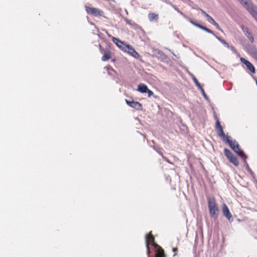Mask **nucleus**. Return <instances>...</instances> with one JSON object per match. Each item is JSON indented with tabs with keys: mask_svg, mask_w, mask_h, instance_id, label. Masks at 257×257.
I'll return each mask as SVG.
<instances>
[{
	"mask_svg": "<svg viewBox=\"0 0 257 257\" xmlns=\"http://www.w3.org/2000/svg\"><path fill=\"white\" fill-rule=\"evenodd\" d=\"M148 257H165L164 250L154 241V237L150 232L146 237Z\"/></svg>",
	"mask_w": 257,
	"mask_h": 257,
	"instance_id": "obj_1",
	"label": "nucleus"
},
{
	"mask_svg": "<svg viewBox=\"0 0 257 257\" xmlns=\"http://www.w3.org/2000/svg\"><path fill=\"white\" fill-rule=\"evenodd\" d=\"M250 14L257 21V8L254 7L250 0H239Z\"/></svg>",
	"mask_w": 257,
	"mask_h": 257,
	"instance_id": "obj_2",
	"label": "nucleus"
},
{
	"mask_svg": "<svg viewBox=\"0 0 257 257\" xmlns=\"http://www.w3.org/2000/svg\"><path fill=\"white\" fill-rule=\"evenodd\" d=\"M207 201L211 216L214 217H216L219 212V209L215 200L213 198H208Z\"/></svg>",
	"mask_w": 257,
	"mask_h": 257,
	"instance_id": "obj_3",
	"label": "nucleus"
},
{
	"mask_svg": "<svg viewBox=\"0 0 257 257\" xmlns=\"http://www.w3.org/2000/svg\"><path fill=\"white\" fill-rule=\"evenodd\" d=\"M85 10L89 15H91L95 17L104 16V12L97 8L85 6Z\"/></svg>",
	"mask_w": 257,
	"mask_h": 257,
	"instance_id": "obj_4",
	"label": "nucleus"
},
{
	"mask_svg": "<svg viewBox=\"0 0 257 257\" xmlns=\"http://www.w3.org/2000/svg\"><path fill=\"white\" fill-rule=\"evenodd\" d=\"M222 212L223 215L228 219L229 221L232 222L233 221L232 214L230 212L228 207L225 204L222 205Z\"/></svg>",
	"mask_w": 257,
	"mask_h": 257,
	"instance_id": "obj_5",
	"label": "nucleus"
},
{
	"mask_svg": "<svg viewBox=\"0 0 257 257\" xmlns=\"http://www.w3.org/2000/svg\"><path fill=\"white\" fill-rule=\"evenodd\" d=\"M112 40L121 50L123 51L126 50L128 45L124 44L121 41L114 37L112 38Z\"/></svg>",
	"mask_w": 257,
	"mask_h": 257,
	"instance_id": "obj_6",
	"label": "nucleus"
},
{
	"mask_svg": "<svg viewBox=\"0 0 257 257\" xmlns=\"http://www.w3.org/2000/svg\"><path fill=\"white\" fill-rule=\"evenodd\" d=\"M240 61L246 66V67L250 71L253 73H255V68L250 62L243 58H240Z\"/></svg>",
	"mask_w": 257,
	"mask_h": 257,
	"instance_id": "obj_7",
	"label": "nucleus"
},
{
	"mask_svg": "<svg viewBox=\"0 0 257 257\" xmlns=\"http://www.w3.org/2000/svg\"><path fill=\"white\" fill-rule=\"evenodd\" d=\"M124 52H126L128 53L130 55L134 57V58H138L139 57V53L135 51V50L130 45L127 46V48H126V50Z\"/></svg>",
	"mask_w": 257,
	"mask_h": 257,
	"instance_id": "obj_8",
	"label": "nucleus"
},
{
	"mask_svg": "<svg viewBox=\"0 0 257 257\" xmlns=\"http://www.w3.org/2000/svg\"><path fill=\"white\" fill-rule=\"evenodd\" d=\"M241 27L244 34L248 38L249 41L252 43L254 41V39L251 34L249 32L248 29L243 26H241Z\"/></svg>",
	"mask_w": 257,
	"mask_h": 257,
	"instance_id": "obj_9",
	"label": "nucleus"
},
{
	"mask_svg": "<svg viewBox=\"0 0 257 257\" xmlns=\"http://www.w3.org/2000/svg\"><path fill=\"white\" fill-rule=\"evenodd\" d=\"M126 103L131 107L135 108L137 109H140L142 107V105L140 103L137 101H130L125 100Z\"/></svg>",
	"mask_w": 257,
	"mask_h": 257,
	"instance_id": "obj_10",
	"label": "nucleus"
},
{
	"mask_svg": "<svg viewBox=\"0 0 257 257\" xmlns=\"http://www.w3.org/2000/svg\"><path fill=\"white\" fill-rule=\"evenodd\" d=\"M224 141L229 144V146L231 147V148L232 150L234 149V148L236 147V145L238 144L235 141L231 140L230 139V137H227L225 141Z\"/></svg>",
	"mask_w": 257,
	"mask_h": 257,
	"instance_id": "obj_11",
	"label": "nucleus"
},
{
	"mask_svg": "<svg viewBox=\"0 0 257 257\" xmlns=\"http://www.w3.org/2000/svg\"><path fill=\"white\" fill-rule=\"evenodd\" d=\"M233 150L240 157L243 158L245 157V158H246V156L244 155L243 151H242L239 147L238 144L236 145V147L234 148V149H233Z\"/></svg>",
	"mask_w": 257,
	"mask_h": 257,
	"instance_id": "obj_12",
	"label": "nucleus"
},
{
	"mask_svg": "<svg viewBox=\"0 0 257 257\" xmlns=\"http://www.w3.org/2000/svg\"><path fill=\"white\" fill-rule=\"evenodd\" d=\"M148 87L144 84H140L138 85V91L141 93H146L148 90Z\"/></svg>",
	"mask_w": 257,
	"mask_h": 257,
	"instance_id": "obj_13",
	"label": "nucleus"
},
{
	"mask_svg": "<svg viewBox=\"0 0 257 257\" xmlns=\"http://www.w3.org/2000/svg\"><path fill=\"white\" fill-rule=\"evenodd\" d=\"M111 58V53L109 51L105 52L102 57V60L105 61Z\"/></svg>",
	"mask_w": 257,
	"mask_h": 257,
	"instance_id": "obj_14",
	"label": "nucleus"
},
{
	"mask_svg": "<svg viewBox=\"0 0 257 257\" xmlns=\"http://www.w3.org/2000/svg\"><path fill=\"white\" fill-rule=\"evenodd\" d=\"M149 19L150 21H153L154 20H157L158 19V15H157L155 13H150L148 15Z\"/></svg>",
	"mask_w": 257,
	"mask_h": 257,
	"instance_id": "obj_15",
	"label": "nucleus"
},
{
	"mask_svg": "<svg viewBox=\"0 0 257 257\" xmlns=\"http://www.w3.org/2000/svg\"><path fill=\"white\" fill-rule=\"evenodd\" d=\"M217 131L218 134L219 136H220L221 138H222V139H223V140L224 141H225L227 137L225 136V135L223 132L222 128L217 130Z\"/></svg>",
	"mask_w": 257,
	"mask_h": 257,
	"instance_id": "obj_16",
	"label": "nucleus"
},
{
	"mask_svg": "<svg viewBox=\"0 0 257 257\" xmlns=\"http://www.w3.org/2000/svg\"><path fill=\"white\" fill-rule=\"evenodd\" d=\"M229 161L231 162L235 166H237L239 165L238 161L237 158L233 155L229 159Z\"/></svg>",
	"mask_w": 257,
	"mask_h": 257,
	"instance_id": "obj_17",
	"label": "nucleus"
},
{
	"mask_svg": "<svg viewBox=\"0 0 257 257\" xmlns=\"http://www.w3.org/2000/svg\"><path fill=\"white\" fill-rule=\"evenodd\" d=\"M215 37L226 47L229 48L228 44L223 39L214 35Z\"/></svg>",
	"mask_w": 257,
	"mask_h": 257,
	"instance_id": "obj_18",
	"label": "nucleus"
},
{
	"mask_svg": "<svg viewBox=\"0 0 257 257\" xmlns=\"http://www.w3.org/2000/svg\"><path fill=\"white\" fill-rule=\"evenodd\" d=\"M196 27L201 29L202 30H204V31H206V32H208L209 33L213 34V32L211 30H210V29H208V28H207L206 27H203V26H201L200 25H196Z\"/></svg>",
	"mask_w": 257,
	"mask_h": 257,
	"instance_id": "obj_19",
	"label": "nucleus"
},
{
	"mask_svg": "<svg viewBox=\"0 0 257 257\" xmlns=\"http://www.w3.org/2000/svg\"><path fill=\"white\" fill-rule=\"evenodd\" d=\"M224 154L228 159L233 156L231 152L227 149H224Z\"/></svg>",
	"mask_w": 257,
	"mask_h": 257,
	"instance_id": "obj_20",
	"label": "nucleus"
},
{
	"mask_svg": "<svg viewBox=\"0 0 257 257\" xmlns=\"http://www.w3.org/2000/svg\"><path fill=\"white\" fill-rule=\"evenodd\" d=\"M193 80L194 82H195L196 86L200 89L202 90V88L200 84V83L198 82V80L194 77H193Z\"/></svg>",
	"mask_w": 257,
	"mask_h": 257,
	"instance_id": "obj_21",
	"label": "nucleus"
},
{
	"mask_svg": "<svg viewBox=\"0 0 257 257\" xmlns=\"http://www.w3.org/2000/svg\"><path fill=\"white\" fill-rule=\"evenodd\" d=\"M206 18L207 21L212 25L215 22L214 20L209 15H206Z\"/></svg>",
	"mask_w": 257,
	"mask_h": 257,
	"instance_id": "obj_22",
	"label": "nucleus"
},
{
	"mask_svg": "<svg viewBox=\"0 0 257 257\" xmlns=\"http://www.w3.org/2000/svg\"><path fill=\"white\" fill-rule=\"evenodd\" d=\"M157 53H158V55L159 56V57H160L161 58L164 59L165 58V55L163 53V52H162L160 50H158V51H157Z\"/></svg>",
	"mask_w": 257,
	"mask_h": 257,
	"instance_id": "obj_23",
	"label": "nucleus"
},
{
	"mask_svg": "<svg viewBox=\"0 0 257 257\" xmlns=\"http://www.w3.org/2000/svg\"><path fill=\"white\" fill-rule=\"evenodd\" d=\"M222 128L219 120H217L216 121V130H218L219 128Z\"/></svg>",
	"mask_w": 257,
	"mask_h": 257,
	"instance_id": "obj_24",
	"label": "nucleus"
},
{
	"mask_svg": "<svg viewBox=\"0 0 257 257\" xmlns=\"http://www.w3.org/2000/svg\"><path fill=\"white\" fill-rule=\"evenodd\" d=\"M213 25H214L218 30L221 32L223 31L220 28L219 25L216 22L213 24Z\"/></svg>",
	"mask_w": 257,
	"mask_h": 257,
	"instance_id": "obj_25",
	"label": "nucleus"
},
{
	"mask_svg": "<svg viewBox=\"0 0 257 257\" xmlns=\"http://www.w3.org/2000/svg\"><path fill=\"white\" fill-rule=\"evenodd\" d=\"M148 94V96L149 97H151V96H152L153 95V91H152L151 90H150V89H148V90L147 91V92Z\"/></svg>",
	"mask_w": 257,
	"mask_h": 257,
	"instance_id": "obj_26",
	"label": "nucleus"
},
{
	"mask_svg": "<svg viewBox=\"0 0 257 257\" xmlns=\"http://www.w3.org/2000/svg\"><path fill=\"white\" fill-rule=\"evenodd\" d=\"M228 48L230 49L232 51H233L234 52H236L235 49L234 48V47L231 46H229V48Z\"/></svg>",
	"mask_w": 257,
	"mask_h": 257,
	"instance_id": "obj_27",
	"label": "nucleus"
},
{
	"mask_svg": "<svg viewBox=\"0 0 257 257\" xmlns=\"http://www.w3.org/2000/svg\"><path fill=\"white\" fill-rule=\"evenodd\" d=\"M201 90L202 93L203 95V96H204V97L205 98H207V96H206L204 90L202 89V90Z\"/></svg>",
	"mask_w": 257,
	"mask_h": 257,
	"instance_id": "obj_28",
	"label": "nucleus"
},
{
	"mask_svg": "<svg viewBox=\"0 0 257 257\" xmlns=\"http://www.w3.org/2000/svg\"><path fill=\"white\" fill-rule=\"evenodd\" d=\"M200 11H201V13H202L203 15H204V16H205L206 17V15H209L208 14H207V13H206V12H205L204 11H203V10H200Z\"/></svg>",
	"mask_w": 257,
	"mask_h": 257,
	"instance_id": "obj_29",
	"label": "nucleus"
},
{
	"mask_svg": "<svg viewBox=\"0 0 257 257\" xmlns=\"http://www.w3.org/2000/svg\"><path fill=\"white\" fill-rule=\"evenodd\" d=\"M190 22L193 24L194 25V26H196V25H198V24H196L195 23V22H194L192 20H190Z\"/></svg>",
	"mask_w": 257,
	"mask_h": 257,
	"instance_id": "obj_30",
	"label": "nucleus"
},
{
	"mask_svg": "<svg viewBox=\"0 0 257 257\" xmlns=\"http://www.w3.org/2000/svg\"><path fill=\"white\" fill-rule=\"evenodd\" d=\"M177 250V248H175L173 249V251L176 252Z\"/></svg>",
	"mask_w": 257,
	"mask_h": 257,
	"instance_id": "obj_31",
	"label": "nucleus"
},
{
	"mask_svg": "<svg viewBox=\"0 0 257 257\" xmlns=\"http://www.w3.org/2000/svg\"><path fill=\"white\" fill-rule=\"evenodd\" d=\"M178 11V12H179L181 14L183 15V14L182 13H181V12H179V11Z\"/></svg>",
	"mask_w": 257,
	"mask_h": 257,
	"instance_id": "obj_32",
	"label": "nucleus"
},
{
	"mask_svg": "<svg viewBox=\"0 0 257 257\" xmlns=\"http://www.w3.org/2000/svg\"><path fill=\"white\" fill-rule=\"evenodd\" d=\"M255 58H256V59L257 60V54L255 55Z\"/></svg>",
	"mask_w": 257,
	"mask_h": 257,
	"instance_id": "obj_33",
	"label": "nucleus"
},
{
	"mask_svg": "<svg viewBox=\"0 0 257 257\" xmlns=\"http://www.w3.org/2000/svg\"><path fill=\"white\" fill-rule=\"evenodd\" d=\"M256 86H257V80H256Z\"/></svg>",
	"mask_w": 257,
	"mask_h": 257,
	"instance_id": "obj_34",
	"label": "nucleus"
}]
</instances>
